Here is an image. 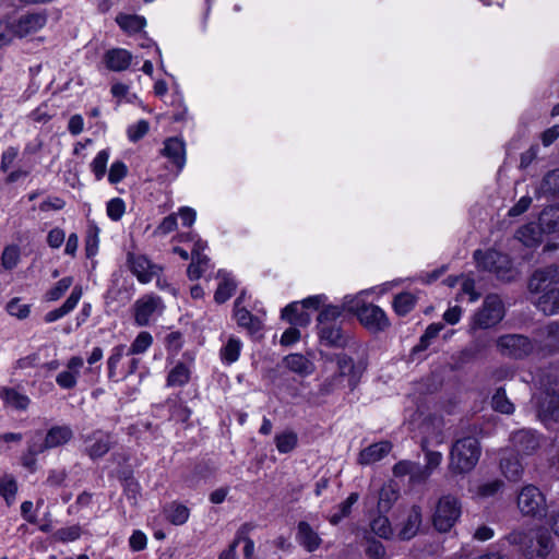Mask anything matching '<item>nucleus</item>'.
I'll return each mask as SVG.
<instances>
[{"mask_svg":"<svg viewBox=\"0 0 559 559\" xmlns=\"http://www.w3.org/2000/svg\"><path fill=\"white\" fill-rule=\"evenodd\" d=\"M418 302V298L411 292H401L393 297L392 309L397 317L408 316Z\"/></svg>","mask_w":559,"mask_h":559,"instance_id":"nucleus-31","label":"nucleus"},{"mask_svg":"<svg viewBox=\"0 0 559 559\" xmlns=\"http://www.w3.org/2000/svg\"><path fill=\"white\" fill-rule=\"evenodd\" d=\"M148 129H150L148 122L144 119H141V120L136 121L135 123L128 127V130H127L128 139L131 142L135 143L139 140H141L148 132Z\"/></svg>","mask_w":559,"mask_h":559,"instance_id":"nucleus-60","label":"nucleus"},{"mask_svg":"<svg viewBox=\"0 0 559 559\" xmlns=\"http://www.w3.org/2000/svg\"><path fill=\"white\" fill-rule=\"evenodd\" d=\"M7 311L17 319H26L31 313V306L22 304L19 298H13L8 302Z\"/></svg>","mask_w":559,"mask_h":559,"instance_id":"nucleus-58","label":"nucleus"},{"mask_svg":"<svg viewBox=\"0 0 559 559\" xmlns=\"http://www.w3.org/2000/svg\"><path fill=\"white\" fill-rule=\"evenodd\" d=\"M128 174V167L122 160H115L108 171V181L111 185L121 182Z\"/></svg>","mask_w":559,"mask_h":559,"instance_id":"nucleus-59","label":"nucleus"},{"mask_svg":"<svg viewBox=\"0 0 559 559\" xmlns=\"http://www.w3.org/2000/svg\"><path fill=\"white\" fill-rule=\"evenodd\" d=\"M320 344L329 348H345L348 338L345 335L342 323L317 325Z\"/></svg>","mask_w":559,"mask_h":559,"instance_id":"nucleus-16","label":"nucleus"},{"mask_svg":"<svg viewBox=\"0 0 559 559\" xmlns=\"http://www.w3.org/2000/svg\"><path fill=\"white\" fill-rule=\"evenodd\" d=\"M421 521V507L418 504H413L405 521L402 523V526L397 533V537L401 540H411L414 538L420 528Z\"/></svg>","mask_w":559,"mask_h":559,"instance_id":"nucleus-23","label":"nucleus"},{"mask_svg":"<svg viewBox=\"0 0 559 559\" xmlns=\"http://www.w3.org/2000/svg\"><path fill=\"white\" fill-rule=\"evenodd\" d=\"M544 413L545 417L559 423V394L555 393L549 396Z\"/></svg>","mask_w":559,"mask_h":559,"instance_id":"nucleus-64","label":"nucleus"},{"mask_svg":"<svg viewBox=\"0 0 559 559\" xmlns=\"http://www.w3.org/2000/svg\"><path fill=\"white\" fill-rule=\"evenodd\" d=\"M536 194L542 195H556L559 194V169L547 173L540 185L536 188Z\"/></svg>","mask_w":559,"mask_h":559,"instance_id":"nucleus-43","label":"nucleus"},{"mask_svg":"<svg viewBox=\"0 0 559 559\" xmlns=\"http://www.w3.org/2000/svg\"><path fill=\"white\" fill-rule=\"evenodd\" d=\"M285 367L301 377L312 373L313 364L300 353H292L283 359Z\"/></svg>","mask_w":559,"mask_h":559,"instance_id":"nucleus-30","label":"nucleus"},{"mask_svg":"<svg viewBox=\"0 0 559 559\" xmlns=\"http://www.w3.org/2000/svg\"><path fill=\"white\" fill-rule=\"evenodd\" d=\"M132 60V55L122 48H116L109 50L105 56L106 66L111 71H123L126 70Z\"/></svg>","mask_w":559,"mask_h":559,"instance_id":"nucleus-33","label":"nucleus"},{"mask_svg":"<svg viewBox=\"0 0 559 559\" xmlns=\"http://www.w3.org/2000/svg\"><path fill=\"white\" fill-rule=\"evenodd\" d=\"M491 407L493 411L506 415L513 414L515 409L513 403L508 399L506 389L503 386L496 389L491 397Z\"/></svg>","mask_w":559,"mask_h":559,"instance_id":"nucleus-49","label":"nucleus"},{"mask_svg":"<svg viewBox=\"0 0 559 559\" xmlns=\"http://www.w3.org/2000/svg\"><path fill=\"white\" fill-rule=\"evenodd\" d=\"M516 502L523 515L538 519L547 515L546 498L535 485L523 487L518 495Z\"/></svg>","mask_w":559,"mask_h":559,"instance_id":"nucleus-8","label":"nucleus"},{"mask_svg":"<svg viewBox=\"0 0 559 559\" xmlns=\"http://www.w3.org/2000/svg\"><path fill=\"white\" fill-rule=\"evenodd\" d=\"M481 352L483 346L479 343H473L460 350L459 360L462 364L471 362L477 359Z\"/></svg>","mask_w":559,"mask_h":559,"instance_id":"nucleus-63","label":"nucleus"},{"mask_svg":"<svg viewBox=\"0 0 559 559\" xmlns=\"http://www.w3.org/2000/svg\"><path fill=\"white\" fill-rule=\"evenodd\" d=\"M357 321L370 334H380L391 326L386 312L378 305H369L359 313Z\"/></svg>","mask_w":559,"mask_h":559,"instance_id":"nucleus-11","label":"nucleus"},{"mask_svg":"<svg viewBox=\"0 0 559 559\" xmlns=\"http://www.w3.org/2000/svg\"><path fill=\"white\" fill-rule=\"evenodd\" d=\"M365 554L369 559H383L386 555V551L380 540L371 538L367 540Z\"/></svg>","mask_w":559,"mask_h":559,"instance_id":"nucleus-62","label":"nucleus"},{"mask_svg":"<svg viewBox=\"0 0 559 559\" xmlns=\"http://www.w3.org/2000/svg\"><path fill=\"white\" fill-rule=\"evenodd\" d=\"M241 348L242 343L238 337H229L219 352L223 364L231 365L236 362L240 357Z\"/></svg>","mask_w":559,"mask_h":559,"instance_id":"nucleus-42","label":"nucleus"},{"mask_svg":"<svg viewBox=\"0 0 559 559\" xmlns=\"http://www.w3.org/2000/svg\"><path fill=\"white\" fill-rule=\"evenodd\" d=\"M82 526L76 523L70 526L57 528L51 534V540L53 543L68 544L79 540L83 535Z\"/></svg>","mask_w":559,"mask_h":559,"instance_id":"nucleus-38","label":"nucleus"},{"mask_svg":"<svg viewBox=\"0 0 559 559\" xmlns=\"http://www.w3.org/2000/svg\"><path fill=\"white\" fill-rule=\"evenodd\" d=\"M116 22L129 34L141 32L146 25V21L143 16L133 14H119L116 17Z\"/></svg>","mask_w":559,"mask_h":559,"instance_id":"nucleus-47","label":"nucleus"},{"mask_svg":"<svg viewBox=\"0 0 559 559\" xmlns=\"http://www.w3.org/2000/svg\"><path fill=\"white\" fill-rule=\"evenodd\" d=\"M365 292H360L359 294L353 296V295H346L343 298L342 305H340L343 308V312L346 311L356 319L358 318L359 313L369 305L368 301L362 297Z\"/></svg>","mask_w":559,"mask_h":559,"instance_id":"nucleus-50","label":"nucleus"},{"mask_svg":"<svg viewBox=\"0 0 559 559\" xmlns=\"http://www.w3.org/2000/svg\"><path fill=\"white\" fill-rule=\"evenodd\" d=\"M297 543L308 552L316 551L322 543L319 534L312 528L307 521H299L296 532Z\"/></svg>","mask_w":559,"mask_h":559,"instance_id":"nucleus-24","label":"nucleus"},{"mask_svg":"<svg viewBox=\"0 0 559 559\" xmlns=\"http://www.w3.org/2000/svg\"><path fill=\"white\" fill-rule=\"evenodd\" d=\"M153 344V336L147 331H141L135 338L128 346V352L131 357L135 355L144 354Z\"/></svg>","mask_w":559,"mask_h":559,"instance_id":"nucleus-51","label":"nucleus"},{"mask_svg":"<svg viewBox=\"0 0 559 559\" xmlns=\"http://www.w3.org/2000/svg\"><path fill=\"white\" fill-rule=\"evenodd\" d=\"M20 247H4L1 255V265L4 270L14 269L20 261Z\"/></svg>","mask_w":559,"mask_h":559,"instance_id":"nucleus-57","label":"nucleus"},{"mask_svg":"<svg viewBox=\"0 0 559 559\" xmlns=\"http://www.w3.org/2000/svg\"><path fill=\"white\" fill-rule=\"evenodd\" d=\"M514 453L520 456L533 455L539 448V437L534 430L521 429L511 436Z\"/></svg>","mask_w":559,"mask_h":559,"instance_id":"nucleus-15","label":"nucleus"},{"mask_svg":"<svg viewBox=\"0 0 559 559\" xmlns=\"http://www.w3.org/2000/svg\"><path fill=\"white\" fill-rule=\"evenodd\" d=\"M500 469L509 481L520 480L524 472L523 465L516 454L503 456L500 460Z\"/></svg>","mask_w":559,"mask_h":559,"instance_id":"nucleus-36","label":"nucleus"},{"mask_svg":"<svg viewBox=\"0 0 559 559\" xmlns=\"http://www.w3.org/2000/svg\"><path fill=\"white\" fill-rule=\"evenodd\" d=\"M26 450L31 453L36 454L37 456L49 451L47 445L45 444L43 431L36 430L34 432L33 437L27 441Z\"/></svg>","mask_w":559,"mask_h":559,"instance_id":"nucleus-61","label":"nucleus"},{"mask_svg":"<svg viewBox=\"0 0 559 559\" xmlns=\"http://www.w3.org/2000/svg\"><path fill=\"white\" fill-rule=\"evenodd\" d=\"M217 278L219 280L217 288L214 292V301L217 305H223L229 300L237 290V282L230 272L218 270Z\"/></svg>","mask_w":559,"mask_h":559,"instance_id":"nucleus-21","label":"nucleus"},{"mask_svg":"<svg viewBox=\"0 0 559 559\" xmlns=\"http://www.w3.org/2000/svg\"><path fill=\"white\" fill-rule=\"evenodd\" d=\"M162 154L171 164L175 175H179L186 165L185 141L177 136L165 140Z\"/></svg>","mask_w":559,"mask_h":559,"instance_id":"nucleus-17","label":"nucleus"},{"mask_svg":"<svg viewBox=\"0 0 559 559\" xmlns=\"http://www.w3.org/2000/svg\"><path fill=\"white\" fill-rule=\"evenodd\" d=\"M358 492H350L348 497L336 507V511L330 515L329 522L332 525L340 524L345 518L350 515L353 506L358 501Z\"/></svg>","mask_w":559,"mask_h":559,"instance_id":"nucleus-39","label":"nucleus"},{"mask_svg":"<svg viewBox=\"0 0 559 559\" xmlns=\"http://www.w3.org/2000/svg\"><path fill=\"white\" fill-rule=\"evenodd\" d=\"M165 403L168 406L170 417L177 423L187 424L190 420L192 409L182 402L180 393L168 396Z\"/></svg>","mask_w":559,"mask_h":559,"instance_id":"nucleus-28","label":"nucleus"},{"mask_svg":"<svg viewBox=\"0 0 559 559\" xmlns=\"http://www.w3.org/2000/svg\"><path fill=\"white\" fill-rule=\"evenodd\" d=\"M537 306L547 316L559 313V288L551 287L542 290Z\"/></svg>","mask_w":559,"mask_h":559,"instance_id":"nucleus-35","label":"nucleus"},{"mask_svg":"<svg viewBox=\"0 0 559 559\" xmlns=\"http://www.w3.org/2000/svg\"><path fill=\"white\" fill-rule=\"evenodd\" d=\"M538 222L545 234L559 230V206H549L543 210Z\"/></svg>","mask_w":559,"mask_h":559,"instance_id":"nucleus-41","label":"nucleus"},{"mask_svg":"<svg viewBox=\"0 0 559 559\" xmlns=\"http://www.w3.org/2000/svg\"><path fill=\"white\" fill-rule=\"evenodd\" d=\"M140 364V358L129 354L128 345H115L106 360L108 381L117 383L127 380L138 372Z\"/></svg>","mask_w":559,"mask_h":559,"instance_id":"nucleus-4","label":"nucleus"},{"mask_svg":"<svg viewBox=\"0 0 559 559\" xmlns=\"http://www.w3.org/2000/svg\"><path fill=\"white\" fill-rule=\"evenodd\" d=\"M94 442L86 449L87 455L93 460H98L106 455L110 450V440L108 435L102 431L93 433Z\"/></svg>","mask_w":559,"mask_h":559,"instance_id":"nucleus-37","label":"nucleus"},{"mask_svg":"<svg viewBox=\"0 0 559 559\" xmlns=\"http://www.w3.org/2000/svg\"><path fill=\"white\" fill-rule=\"evenodd\" d=\"M17 481L12 474H4L0 477V497H2L8 507H11L16 498Z\"/></svg>","mask_w":559,"mask_h":559,"instance_id":"nucleus-44","label":"nucleus"},{"mask_svg":"<svg viewBox=\"0 0 559 559\" xmlns=\"http://www.w3.org/2000/svg\"><path fill=\"white\" fill-rule=\"evenodd\" d=\"M183 334L180 331H173L164 338V346L168 354L177 355L183 347Z\"/></svg>","mask_w":559,"mask_h":559,"instance_id":"nucleus-55","label":"nucleus"},{"mask_svg":"<svg viewBox=\"0 0 559 559\" xmlns=\"http://www.w3.org/2000/svg\"><path fill=\"white\" fill-rule=\"evenodd\" d=\"M317 325L340 323L338 319L343 314V308L336 305H325V302L318 310Z\"/></svg>","mask_w":559,"mask_h":559,"instance_id":"nucleus-48","label":"nucleus"},{"mask_svg":"<svg viewBox=\"0 0 559 559\" xmlns=\"http://www.w3.org/2000/svg\"><path fill=\"white\" fill-rule=\"evenodd\" d=\"M233 318L237 325L245 329L250 335L259 333L263 328V323L260 318L254 316L247 308L233 310Z\"/></svg>","mask_w":559,"mask_h":559,"instance_id":"nucleus-27","label":"nucleus"},{"mask_svg":"<svg viewBox=\"0 0 559 559\" xmlns=\"http://www.w3.org/2000/svg\"><path fill=\"white\" fill-rule=\"evenodd\" d=\"M156 308L157 301L154 297L138 300L134 305V320L136 324L140 326L147 325Z\"/></svg>","mask_w":559,"mask_h":559,"instance_id":"nucleus-34","label":"nucleus"},{"mask_svg":"<svg viewBox=\"0 0 559 559\" xmlns=\"http://www.w3.org/2000/svg\"><path fill=\"white\" fill-rule=\"evenodd\" d=\"M112 97L116 99L117 105L122 104H140V99L135 93L130 91V86L120 82L114 83L110 88Z\"/></svg>","mask_w":559,"mask_h":559,"instance_id":"nucleus-45","label":"nucleus"},{"mask_svg":"<svg viewBox=\"0 0 559 559\" xmlns=\"http://www.w3.org/2000/svg\"><path fill=\"white\" fill-rule=\"evenodd\" d=\"M215 474L214 464L210 460L202 459L197 461L189 471L182 473L181 480L186 488L197 490L214 478Z\"/></svg>","mask_w":559,"mask_h":559,"instance_id":"nucleus-13","label":"nucleus"},{"mask_svg":"<svg viewBox=\"0 0 559 559\" xmlns=\"http://www.w3.org/2000/svg\"><path fill=\"white\" fill-rule=\"evenodd\" d=\"M392 450V443L389 440L371 443L362 449L358 454L360 465H370L384 459Z\"/></svg>","mask_w":559,"mask_h":559,"instance_id":"nucleus-20","label":"nucleus"},{"mask_svg":"<svg viewBox=\"0 0 559 559\" xmlns=\"http://www.w3.org/2000/svg\"><path fill=\"white\" fill-rule=\"evenodd\" d=\"M191 380V369L183 361L177 364L168 371L166 377L167 388H182Z\"/></svg>","mask_w":559,"mask_h":559,"instance_id":"nucleus-29","label":"nucleus"},{"mask_svg":"<svg viewBox=\"0 0 559 559\" xmlns=\"http://www.w3.org/2000/svg\"><path fill=\"white\" fill-rule=\"evenodd\" d=\"M474 259L479 270L495 274L500 281L509 283L516 276L512 259L498 251L496 247H489L485 252L477 249L474 252Z\"/></svg>","mask_w":559,"mask_h":559,"instance_id":"nucleus-3","label":"nucleus"},{"mask_svg":"<svg viewBox=\"0 0 559 559\" xmlns=\"http://www.w3.org/2000/svg\"><path fill=\"white\" fill-rule=\"evenodd\" d=\"M11 33L14 38H23L37 33L47 23V16L43 12L23 14L19 17H9Z\"/></svg>","mask_w":559,"mask_h":559,"instance_id":"nucleus-10","label":"nucleus"},{"mask_svg":"<svg viewBox=\"0 0 559 559\" xmlns=\"http://www.w3.org/2000/svg\"><path fill=\"white\" fill-rule=\"evenodd\" d=\"M480 453V443L475 437L457 439L450 450L449 466L455 474L468 473L476 466Z\"/></svg>","mask_w":559,"mask_h":559,"instance_id":"nucleus-2","label":"nucleus"},{"mask_svg":"<svg viewBox=\"0 0 559 559\" xmlns=\"http://www.w3.org/2000/svg\"><path fill=\"white\" fill-rule=\"evenodd\" d=\"M106 212L108 217L118 222L122 218L126 212V203L121 198H112L107 202Z\"/></svg>","mask_w":559,"mask_h":559,"instance_id":"nucleus-56","label":"nucleus"},{"mask_svg":"<svg viewBox=\"0 0 559 559\" xmlns=\"http://www.w3.org/2000/svg\"><path fill=\"white\" fill-rule=\"evenodd\" d=\"M72 284H73L72 276L62 277L51 288H49L46 292V294H45L46 300H48V301L59 300L66 294V292L72 286Z\"/></svg>","mask_w":559,"mask_h":559,"instance_id":"nucleus-53","label":"nucleus"},{"mask_svg":"<svg viewBox=\"0 0 559 559\" xmlns=\"http://www.w3.org/2000/svg\"><path fill=\"white\" fill-rule=\"evenodd\" d=\"M274 443L281 454H288L297 448L298 435L294 430H285L275 435Z\"/></svg>","mask_w":559,"mask_h":559,"instance_id":"nucleus-40","label":"nucleus"},{"mask_svg":"<svg viewBox=\"0 0 559 559\" xmlns=\"http://www.w3.org/2000/svg\"><path fill=\"white\" fill-rule=\"evenodd\" d=\"M400 497L399 489L393 488L391 485H384L379 490L378 510L380 513L389 512L395 501Z\"/></svg>","mask_w":559,"mask_h":559,"instance_id":"nucleus-46","label":"nucleus"},{"mask_svg":"<svg viewBox=\"0 0 559 559\" xmlns=\"http://www.w3.org/2000/svg\"><path fill=\"white\" fill-rule=\"evenodd\" d=\"M109 157L110 151L108 148H104L99 151L92 160L91 170L94 174L96 180L99 181L105 177Z\"/></svg>","mask_w":559,"mask_h":559,"instance_id":"nucleus-52","label":"nucleus"},{"mask_svg":"<svg viewBox=\"0 0 559 559\" xmlns=\"http://www.w3.org/2000/svg\"><path fill=\"white\" fill-rule=\"evenodd\" d=\"M545 234L539 222H531L520 227L515 233V239L522 245H538L542 242V235Z\"/></svg>","mask_w":559,"mask_h":559,"instance_id":"nucleus-32","label":"nucleus"},{"mask_svg":"<svg viewBox=\"0 0 559 559\" xmlns=\"http://www.w3.org/2000/svg\"><path fill=\"white\" fill-rule=\"evenodd\" d=\"M0 401L5 409L26 412L32 403L29 396L20 391L17 386H0Z\"/></svg>","mask_w":559,"mask_h":559,"instance_id":"nucleus-18","label":"nucleus"},{"mask_svg":"<svg viewBox=\"0 0 559 559\" xmlns=\"http://www.w3.org/2000/svg\"><path fill=\"white\" fill-rule=\"evenodd\" d=\"M335 362L337 372L334 376L336 378H347L348 388L353 392L361 381L366 365L361 361L355 362L353 357L346 353L335 354Z\"/></svg>","mask_w":559,"mask_h":559,"instance_id":"nucleus-12","label":"nucleus"},{"mask_svg":"<svg viewBox=\"0 0 559 559\" xmlns=\"http://www.w3.org/2000/svg\"><path fill=\"white\" fill-rule=\"evenodd\" d=\"M127 263L130 272L138 278L140 283L146 284L153 280V264L151 260L145 255L128 252Z\"/></svg>","mask_w":559,"mask_h":559,"instance_id":"nucleus-19","label":"nucleus"},{"mask_svg":"<svg viewBox=\"0 0 559 559\" xmlns=\"http://www.w3.org/2000/svg\"><path fill=\"white\" fill-rule=\"evenodd\" d=\"M497 346L502 355L515 360L525 359L534 350V344L532 340L528 336L522 334L501 335L497 340Z\"/></svg>","mask_w":559,"mask_h":559,"instance_id":"nucleus-9","label":"nucleus"},{"mask_svg":"<svg viewBox=\"0 0 559 559\" xmlns=\"http://www.w3.org/2000/svg\"><path fill=\"white\" fill-rule=\"evenodd\" d=\"M506 309L501 298L496 294L487 295L473 314L471 330H487L498 325L504 318Z\"/></svg>","mask_w":559,"mask_h":559,"instance_id":"nucleus-6","label":"nucleus"},{"mask_svg":"<svg viewBox=\"0 0 559 559\" xmlns=\"http://www.w3.org/2000/svg\"><path fill=\"white\" fill-rule=\"evenodd\" d=\"M162 513L169 524L174 526H181L189 521L191 510L183 502L174 500L163 507Z\"/></svg>","mask_w":559,"mask_h":559,"instance_id":"nucleus-22","label":"nucleus"},{"mask_svg":"<svg viewBox=\"0 0 559 559\" xmlns=\"http://www.w3.org/2000/svg\"><path fill=\"white\" fill-rule=\"evenodd\" d=\"M512 559H547L554 540L546 528L513 530L502 538Z\"/></svg>","mask_w":559,"mask_h":559,"instance_id":"nucleus-1","label":"nucleus"},{"mask_svg":"<svg viewBox=\"0 0 559 559\" xmlns=\"http://www.w3.org/2000/svg\"><path fill=\"white\" fill-rule=\"evenodd\" d=\"M462 515L461 501L452 495L439 498L432 514V526L439 533H449Z\"/></svg>","mask_w":559,"mask_h":559,"instance_id":"nucleus-7","label":"nucleus"},{"mask_svg":"<svg viewBox=\"0 0 559 559\" xmlns=\"http://www.w3.org/2000/svg\"><path fill=\"white\" fill-rule=\"evenodd\" d=\"M73 439V430L69 425H53L44 435L48 450L68 444Z\"/></svg>","mask_w":559,"mask_h":559,"instance_id":"nucleus-25","label":"nucleus"},{"mask_svg":"<svg viewBox=\"0 0 559 559\" xmlns=\"http://www.w3.org/2000/svg\"><path fill=\"white\" fill-rule=\"evenodd\" d=\"M328 301L325 294L311 295L300 301H292L281 310V319L290 325L306 328L311 323V311H318Z\"/></svg>","mask_w":559,"mask_h":559,"instance_id":"nucleus-5","label":"nucleus"},{"mask_svg":"<svg viewBox=\"0 0 559 559\" xmlns=\"http://www.w3.org/2000/svg\"><path fill=\"white\" fill-rule=\"evenodd\" d=\"M82 294V287L80 285L74 286L66 301L59 308L48 311L44 317V321L52 323L69 314L78 306Z\"/></svg>","mask_w":559,"mask_h":559,"instance_id":"nucleus-26","label":"nucleus"},{"mask_svg":"<svg viewBox=\"0 0 559 559\" xmlns=\"http://www.w3.org/2000/svg\"><path fill=\"white\" fill-rule=\"evenodd\" d=\"M556 284H559V264L554 263L535 270L527 286L532 293L539 294Z\"/></svg>","mask_w":559,"mask_h":559,"instance_id":"nucleus-14","label":"nucleus"},{"mask_svg":"<svg viewBox=\"0 0 559 559\" xmlns=\"http://www.w3.org/2000/svg\"><path fill=\"white\" fill-rule=\"evenodd\" d=\"M370 528L376 535L384 539H389L393 534L390 520L382 514L371 520Z\"/></svg>","mask_w":559,"mask_h":559,"instance_id":"nucleus-54","label":"nucleus"}]
</instances>
